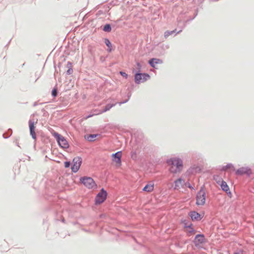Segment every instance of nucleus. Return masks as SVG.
Wrapping results in <instances>:
<instances>
[{
	"mask_svg": "<svg viewBox=\"0 0 254 254\" xmlns=\"http://www.w3.org/2000/svg\"><path fill=\"white\" fill-rule=\"evenodd\" d=\"M66 67L67 68V70L66 71V74L70 75L73 72L72 63L68 61L67 63Z\"/></svg>",
	"mask_w": 254,
	"mask_h": 254,
	"instance_id": "obj_18",
	"label": "nucleus"
},
{
	"mask_svg": "<svg viewBox=\"0 0 254 254\" xmlns=\"http://www.w3.org/2000/svg\"><path fill=\"white\" fill-rule=\"evenodd\" d=\"M79 182L88 189H92L97 187L96 183L90 177L84 176L80 177Z\"/></svg>",
	"mask_w": 254,
	"mask_h": 254,
	"instance_id": "obj_2",
	"label": "nucleus"
},
{
	"mask_svg": "<svg viewBox=\"0 0 254 254\" xmlns=\"http://www.w3.org/2000/svg\"><path fill=\"white\" fill-rule=\"evenodd\" d=\"M105 14V12H104V11L103 10H98V11H97V14H97V15H101V14Z\"/></svg>",
	"mask_w": 254,
	"mask_h": 254,
	"instance_id": "obj_34",
	"label": "nucleus"
},
{
	"mask_svg": "<svg viewBox=\"0 0 254 254\" xmlns=\"http://www.w3.org/2000/svg\"><path fill=\"white\" fill-rule=\"evenodd\" d=\"M181 223L184 225V228H189L192 226V224L187 219H182Z\"/></svg>",
	"mask_w": 254,
	"mask_h": 254,
	"instance_id": "obj_21",
	"label": "nucleus"
},
{
	"mask_svg": "<svg viewBox=\"0 0 254 254\" xmlns=\"http://www.w3.org/2000/svg\"><path fill=\"white\" fill-rule=\"evenodd\" d=\"M190 230L188 231L189 236H190L191 234H194L196 232L195 230L192 227L189 228Z\"/></svg>",
	"mask_w": 254,
	"mask_h": 254,
	"instance_id": "obj_30",
	"label": "nucleus"
},
{
	"mask_svg": "<svg viewBox=\"0 0 254 254\" xmlns=\"http://www.w3.org/2000/svg\"><path fill=\"white\" fill-rule=\"evenodd\" d=\"M182 181H183V179L182 178H179L177 180H176L175 181L176 187L178 186L179 183L181 184Z\"/></svg>",
	"mask_w": 254,
	"mask_h": 254,
	"instance_id": "obj_32",
	"label": "nucleus"
},
{
	"mask_svg": "<svg viewBox=\"0 0 254 254\" xmlns=\"http://www.w3.org/2000/svg\"><path fill=\"white\" fill-rule=\"evenodd\" d=\"M37 105H38V104H37V102H35L33 103V106L34 107H35V106H36Z\"/></svg>",
	"mask_w": 254,
	"mask_h": 254,
	"instance_id": "obj_40",
	"label": "nucleus"
},
{
	"mask_svg": "<svg viewBox=\"0 0 254 254\" xmlns=\"http://www.w3.org/2000/svg\"><path fill=\"white\" fill-rule=\"evenodd\" d=\"M197 15V12H196L195 13H194V17L195 18Z\"/></svg>",
	"mask_w": 254,
	"mask_h": 254,
	"instance_id": "obj_42",
	"label": "nucleus"
},
{
	"mask_svg": "<svg viewBox=\"0 0 254 254\" xmlns=\"http://www.w3.org/2000/svg\"><path fill=\"white\" fill-rule=\"evenodd\" d=\"M189 215L193 221H200L202 219V216L198 212L195 211H191L189 213Z\"/></svg>",
	"mask_w": 254,
	"mask_h": 254,
	"instance_id": "obj_12",
	"label": "nucleus"
},
{
	"mask_svg": "<svg viewBox=\"0 0 254 254\" xmlns=\"http://www.w3.org/2000/svg\"><path fill=\"white\" fill-rule=\"evenodd\" d=\"M82 160L80 157H75L72 160V165L71 167V171L75 173L78 172L81 165L82 164Z\"/></svg>",
	"mask_w": 254,
	"mask_h": 254,
	"instance_id": "obj_7",
	"label": "nucleus"
},
{
	"mask_svg": "<svg viewBox=\"0 0 254 254\" xmlns=\"http://www.w3.org/2000/svg\"><path fill=\"white\" fill-rule=\"evenodd\" d=\"M231 167V165H229L228 167L226 166V167L225 168H224V167H223V169H227L228 168H230Z\"/></svg>",
	"mask_w": 254,
	"mask_h": 254,
	"instance_id": "obj_38",
	"label": "nucleus"
},
{
	"mask_svg": "<svg viewBox=\"0 0 254 254\" xmlns=\"http://www.w3.org/2000/svg\"><path fill=\"white\" fill-rule=\"evenodd\" d=\"M154 190V184H147L142 189L143 191L152 192Z\"/></svg>",
	"mask_w": 254,
	"mask_h": 254,
	"instance_id": "obj_16",
	"label": "nucleus"
},
{
	"mask_svg": "<svg viewBox=\"0 0 254 254\" xmlns=\"http://www.w3.org/2000/svg\"><path fill=\"white\" fill-rule=\"evenodd\" d=\"M53 136L56 139L59 146L64 149L68 148L69 144L65 138L57 132L54 131L52 133Z\"/></svg>",
	"mask_w": 254,
	"mask_h": 254,
	"instance_id": "obj_3",
	"label": "nucleus"
},
{
	"mask_svg": "<svg viewBox=\"0 0 254 254\" xmlns=\"http://www.w3.org/2000/svg\"><path fill=\"white\" fill-rule=\"evenodd\" d=\"M182 31V29L178 31H177V29H175L172 31H166L164 32V37L165 39H167L168 38L169 36L173 35V36H176L177 34H179L181 33Z\"/></svg>",
	"mask_w": 254,
	"mask_h": 254,
	"instance_id": "obj_15",
	"label": "nucleus"
},
{
	"mask_svg": "<svg viewBox=\"0 0 254 254\" xmlns=\"http://www.w3.org/2000/svg\"><path fill=\"white\" fill-rule=\"evenodd\" d=\"M229 188L227 184L225 182H223V191L227 192V191H229Z\"/></svg>",
	"mask_w": 254,
	"mask_h": 254,
	"instance_id": "obj_29",
	"label": "nucleus"
},
{
	"mask_svg": "<svg viewBox=\"0 0 254 254\" xmlns=\"http://www.w3.org/2000/svg\"><path fill=\"white\" fill-rule=\"evenodd\" d=\"M136 69H133L132 70L133 73H135V72H141L142 65L141 64L137 62L136 63Z\"/></svg>",
	"mask_w": 254,
	"mask_h": 254,
	"instance_id": "obj_23",
	"label": "nucleus"
},
{
	"mask_svg": "<svg viewBox=\"0 0 254 254\" xmlns=\"http://www.w3.org/2000/svg\"><path fill=\"white\" fill-rule=\"evenodd\" d=\"M134 82L136 84L143 83L150 78V75L145 72H135L134 73Z\"/></svg>",
	"mask_w": 254,
	"mask_h": 254,
	"instance_id": "obj_5",
	"label": "nucleus"
},
{
	"mask_svg": "<svg viewBox=\"0 0 254 254\" xmlns=\"http://www.w3.org/2000/svg\"><path fill=\"white\" fill-rule=\"evenodd\" d=\"M226 193L227 194V195L229 198L232 197V193L231 192V191H230V190H229V191H227V192H226Z\"/></svg>",
	"mask_w": 254,
	"mask_h": 254,
	"instance_id": "obj_36",
	"label": "nucleus"
},
{
	"mask_svg": "<svg viewBox=\"0 0 254 254\" xmlns=\"http://www.w3.org/2000/svg\"><path fill=\"white\" fill-rule=\"evenodd\" d=\"M71 165L70 161H67L64 162V166L65 168H69Z\"/></svg>",
	"mask_w": 254,
	"mask_h": 254,
	"instance_id": "obj_31",
	"label": "nucleus"
},
{
	"mask_svg": "<svg viewBox=\"0 0 254 254\" xmlns=\"http://www.w3.org/2000/svg\"><path fill=\"white\" fill-rule=\"evenodd\" d=\"M188 187L190 189H193L192 187L191 186V185L190 184H189V185L188 186Z\"/></svg>",
	"mask_w": 254,
	"mask_h": 254,
	"instance_id": "obj_41",
	"label": "nucleus"
},
{
	"mask_svg": "<svg viewBox=\"0 0 254 254\" xmlns=\"http://www.w3.org/2000/svg\"><path fill=\"white\" fill-rule=\"evenodd\" d=\"M236 174L241 175L246 174L249 176L252 174V171L248 167H242L236 171Z\"/></svg>",
	"mask_w": 254,
	"mask_h": 254,
	"instance_id": "obj_13",
	"label": "nucleus"
},
{
	"mask_svg": "<svg viewBox=\"0 0 254 254\" xmlns=\"http://www.w3.org/2000/svg\"><path fill=\"white\" fill-rule=\"evenodd\" d=\"M16 145H17V146H18V147H20V146H19V145H18V143H16Z\"/></svg>",
	"mask_w": 254,
	"mask_h": 254,
	"instance_id": "obj_44",
	"label": "nucleus"
},
{
	"mask_svg": "<svg viewBox=\"0 0 254 254\" xmlns=\"http://www.w3.org/2000/svg\"><path fill=\"white\" fill-rule=\"evenodd\" d=\"M166 163L171 167L169 169L171 173L177 174L182 171L183 168L182 160L178 157L170 158L166 160Z\"/></svg>",
	"mask_w": 254,
	"mask_h": 254,
	"instance_id": "obj_1",
	"label": "nucleus"
},
{
	"mask_svg": "<svg viewBox=\"0 0 254 254\" xmlns=\"http://www.w3.org/2000/svg\"><path fill=\"white\" fill-rule=\"evenodd\" d=\"M199 170L197 167L193 166L190 167L188 170V172L191 174H193L196 173L197 172V170Z\"/></svg>",
	"mask_w": 254,
	"mask_h": 254,
	"instance_id": "obj_24",
	"label": "nucleus"
},
{
	"mask_svg": "<svg viewBox=\"0 0 254 254\" xmlns=\"http://www.w3.org/2000/svg\"><path fill=\"white\" fill-rule=\"evenodd\" d=\"M104 43L107 46V51L108 53H111L113 51L112 44L110 40L108 38L104 39Z\"/></svg>",
	"mask_w": 254,
	"mask_h": 254,
	"instance_id": "obj_17",
	"label": "nucleus"
},
{
	"mask_svg": "<svg viewBox=\"0 0 254 254\" xmlns=\"http://www.w3.org/2000/svg\"><path fill=\"white\" fill-rule=\"evenodd\" d=\"M92 116H93V115L90 114V115H88V116L86 117V119H88V118H90V117H92Z\"/></svg>",
	"mask_w": 254,
	"mask_h": 254,
	"instance_id": "obj_37",
	"label": "nucleus"
},
{
	"mask_svg": "<svg viewBox=\"0 0 254 254\" xmlns=\"http://www.w3.org/2000/svg\"><path fill=\"white\" fill-rule=\"evenodd\" d=\"M205 242L204 235L203 234H198L195 235L193 243L196 247H199L200 245Z\"/></svg>",
	"mask_w": 254,
	"mask_h": 254,
	"instance_id": "obj_8",
	"label": "nucleus"
},
{
	"mask_svg": "<svg viewBox=\"0 0 254 254\" xmlns=\"http://www.w3.org/2000/svg\"><path fill=\"white\" fill-rule=\"evenodd\" d=\"M61 65H62V64H61V63H59V64H58V67H59V68H60Z\"/></svg>",
	"mask_w": 254,
	"mask_h": 254,
	"instance_id": "obj_43",
	"label": "nucleus"
},
{
	"mask_svg": "<svg viewBox=\"0 0 254 254\" xmlns=\"http://www.w3.org/2000/svg\"><path fill=\"white\" fill-rule=\"evenodd\" d=\"M61 221L63 223H65V220L64 218H62V220H61Z\"/></svg>",
	"mask_w": 254,
	"mask_h": 254,
	"instance_id": "obj_39",
	"label": "nucleus"
},
{
	"mask_svg": "<svg viewBox=\"0 0 254 254\" xmlns=\"http://www.w3.org/2000/svg\"><path fill=\"white\" fill-rule=\"evenodd\" d=\"M122 151H119L115 153L112 154L111 156L112 158L113 161L118 164L119 166L122 165Z\"/></svg>",
	"mask_w": 254,
	"mask_h": 254,
	"instance_id": "obj_11",
	"label": "nucleus"
},
{
	"mask_svg": "<svg viewBox=\"0 0 254 254\" xmlns=\"http://www.w3.org/2000/svg\"><path fill=\"white\" fill-rule=\"evenodd\" d=\"M116 103H113V104H107L104 107V109H103L101 112L100 113H105L108 111H109L113 107L115 106L116 105Z\"/></svg>",
	"mask_w": 254,
	"mask_h": 254,
	"instance_id": "obj_19",
	"label": "nucleus"
},
{
	"mask_svg": "<svg viewBox=\"0 0 254 254\" xmlns=\"http://www.w3.org/2000/svg\"><path fill=\"white\" fill-rule=\"evenodd\" d=\"M98 136V134H90L85 136V138L90 142H93Z\"/></svg>",
	"mask_w": 254,
	"mask_h": 254,
	"instance_id": "obj_20",
	"label": "nucleus"
},
{
	"mask_svg": "<svg viewBox=\"0 0 254 254\" xmlns=\"http://www.w3.org/2000/svg\"><path fill=\"white\" fill-rule=\"evenodd\" d=\"M204 185L202 186L196 194V204L198 206L203 205L205 204L206 200V192L204 190Z\"/></svg>",
	"mask_w": 254,
	"mask_h": 254,
	"instance_id": "obj_4",
	"label": "nucleus"
},
{
	"mask_svg": "<svg viewBox=\"0 0 254 254\" xmlns=\"http://www.w3.org/2000/svg\"><path fill=\"white\" fill-rule=\"evenodd\" d=\"M194 18V17H192V18H190V19L186 20V21H184V26L183 27H185L187 24V23L188 22V21H191V20H192Z\"/></svg>",
	"mask_w": 254,
	"mask_h": 254,
	"instance_id": "obj_33",
	"label": "nucleus"
},
{
	"mask_svg": "<svg viewBox=\"0 0 254 254\" xmlns=\"http://www.w3.org/2000/svg\"><path fill=\"white\" fill-rule=\"evenodd\" d=\"M51 94H52V96L53 97H56L57 96H58V88L57 87V85H56L54 88L53 89L52 91V92H51Z\"/></svg>",
	"mask_w": 254,
	"mask_h": 254,
	"instance_id": "obj_25",
	"label": "nucleus"
},
{
	"mask_svg": "<svg viewBox=\"0 0 254 254\" xmlns=\"http://www.w3.org/2000/svg\"><path fill=\"white\" fill-rule=\"evenodd\" d=\"M102 30L105 32H110L112 30V26L111 24L110 23H106L105 24Z\"/></svg>",
	"mask_w": 254,
	"mask_h": 254,
	"instance_id": "obj_22",
	"label": "nucleus"
},
{
	"mask_svg": "<svg viewBox=\"0 0 254 254\" xmlns=\"http://www.w3.org/2000/svg\"><path fill=\"white\" fill-rule=\"evenodd\" d=\"M108 193L107 191L102 188L96 194L95 198V204L99 205L103 203L107 198Z\"/></svg>",
	"mask_w": 254,
	"mask_h": 254,
	"instance_id": "obj_6",
	"label": "nucleus"
},
{
	"mask_svg": "<svg viewBox=\"0 0 254 254\" xmlns=\"http://www.w3.org/2000/svg\"><path fill=\"white\" fill-rule=\"evenodd\" d=\"M12 133V130L11 128H9L7 130V135H6L5 133L2 134V136L4 138H9Z\"/></svg>",
	"mask_w": 254,
	"mask_h": 254,
	"instance_id": "obj_26",
	"label": "nucleus"
},
{
	"mask_svg": "<svg viewBox=\"0 0 254 254\" xmlns=\"http://www.w3.org/2000/svg\"><path fill=\"white\" fill-rule=\"evenodd\" d=\"M162 63L163 61L161 59L155 58H151L148 61V64L154 68H157L155 67L156 64H162Z\"/></svg>",
	"mask_w": 254,
	"mask_h": 254,
	"instance_id": "obj_14",
	"label": "nucleus"
},
{
	"mask_svg": "<svg viewBox=\"0 0 254 254\" xmlns=\"http://www.w3.org/2000/svg\"><path fill=\"white\" fill-rule=\"evenodd\" d=\"M37 121L38 120L37 119L36 121L34 122L33 120L30 119L28 121L30 134L32 138L34 140H36V135L35 132V125L37 123Z\"/></svg>",
	"mask_w": 254,
	"mask_h": 254,
	"instance_id": "obj_9",
	"label": "nucleus"
},
{
	"mask_svg": "<svg viewBox=\"0 0 254 254\" xmlns=\"http://www.w3.org/2000/svg\"><path fill=\"white\" fill-rule=\"evenodd\" d=\"M131 93L128 92L127 93V99L125 100H124L123 101H121V102H119V104L121 105L122 104H125V103H127L129 100V99H130V98L131 97Z\"/></svg>",
	"mask_w": 254,
	"mask_h": 254,
	"instance_id": "obj_27",
	"label": "nucleus"
},
{
	"mask_svg": "<svg viewBox=\"0 0 254 254\" xmlns=\"http://www.w3.org/2000/svg\"><path fill=\"white\" fill-rule=\"evenodd\" d=\"M131 156L132 159H134V157L136 156V152L132 151L131 152Z\"/></svg>",
	"mask_w": 254,
	"mask_h": 254,
	"instance_id": "obj_35",
	"label": "nucleus"
},
{
	"mask_svg": "<svg viewBox=\"0 0 254 254\" xmlns=\"http://www.w3.org/2000/svg\"><path fill=\"white\" fill-rule=\"evenodd\" d=\"M119 73L121 75H122L123 77H124L126 79H127L128 76V74L123 71H120L119 72Z\"/></svg>",
	"mask_w": 254,
	"mask_h": 254,
	"instance_id": "obj_28",
	"label": "nucleus"
},
{
	"mask_svg": "<svg viewBox=\"0 0 254 254\" xmlns=\"http://www.w3.org/2000/svg\"><path fill=\"white\" fill-rule=\"evenodd\" d=\"M219 174H216L213 175V180L222 190V178L221 176L222 172V167L219 168Z\"/></svg>",
	"mask_w": 254,
	"mask_h": 254,
	"instance_id": "obj_10",
	"label": "nucleus"
},
{
	"mask_svg": "<svg viewBox=\"0 0 254 254\" xmlns=\"http://www.w3.org/2000/svg\"><path fill=\"white\" fill-rule=\"evenodd\" d=\"M55 72H58V71L57 70V69H55Z\"/></svg>",
	"mask_w": 254,
	"mask_h": 254,
	"instance_id": "obj_45",
	"label": "nucleus"
}]
</instances>
